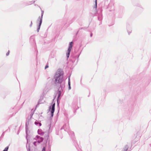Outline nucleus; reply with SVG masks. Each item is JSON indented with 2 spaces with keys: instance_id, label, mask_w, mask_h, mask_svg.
Returning <instances> with one entry per match:
<instances>
[{
  "instance_id": "9d476101",
  "label": "nucleus",
  "mask_w": 151,
  "mask_h": 151,
  "mask_svg": "<svg viewBox=\"0 0 151 151\" xmlns=\"http://www.w3.org/2000/svg\"><path fill=\"white\" fill-rule=\"evenodd\" d=\"M58 99L61 96V91H59L58 92Z\"/></svg>"
},
{
  "instance_id": "412c9836",
  "label": "nucleus",
  "mask_w": 151,
  "mask_h": 151,
  "mask_svg": "<svg viewBox=\"0 0 151 151\" xmlns=\"http://www.w3.org/2000/svg\"><path fill=\"white\" fill-rule=\"evenodd\" d=\"M69 89H70L71 88H70V86H69Z\"/></svg>"
},
{
  "instance_id": "1a4fd4ad",
  "label": "nucleus",
  "mask_w": 151,
  "mask_h": 151,
  "mask_svg": "<svg viewBox=\"0 0 151 151\" xmlns=\"http://www.w3.org/2000/svg\"><path fill=\"white\" fill-rule=\"evenodd\" d=\"M128 145H126L123 149V151H127L128 150Z\"/></svg>"
},
{
  "instance_id": "f8f14e48",
  "label": "nucleus",
  "mask_w": 151,
  "mask_h": 151,
  "mask_svg": "<svg viewBox=\"0 0 151 151\" xmlns=\"http://www.w3.org/2000/svg\"><path fill=\"white\" fill-rule=\"evenodd\" d=\"M95 0V5L94 6V8H95L96 9L97 8V0Z\"/></svg>"
},
{
  "instance_id": "39448f33",
  "label": "nucleus",
  "mask_w": 151,
  "mask_h": 151,
  "mask_svg": "<svg viewBox=\"0 0 151 151\" xmlns=\"http://www.w3.org/2000/svg\"><path fill=\"white\" fill-rule=\"evenodd\" d=\"M55 103H54L52 106V108L51 109V116L52 117L53 116L54 112L55 111Z\"/></svg>"
},
{
  "instance_id": "aec40b11",
  "label": "nucleus",
  "mask_w": 151,
  "mask_h": 151,
  "mask_svg": "<svg viewBox=\"0 0 151 151\" xmlns=\"http://www.w3.org/2000/svg\"><path fill=\"white\" fill-rule=\"evenodd\" d=\"M32 21H31V24L30 25V27H31L32 26Z\"/></svg>"
},
{
  "instance_id": "423d86ee",
  "label": "nucleus",
  "mask_w": 151,
  "mask_h": 151,
  "mask_svg": "<svg viewBox=\"0 0 151 151\" xmlns=\"http://www.w3.org/2000/svg\"><path fill=\"white\" fill-rule=\"evenodd\" d=\"M38 133L39 134L43 135H44V133L41 129H39L38 130Z\"/></svg>"
},
{
  "instance_id": "4be33fe9",
  "label": "nucleus",
  "mask_w": 151,
  "mask_h": 151,
  "mask_svg": "<svg viewBox=\"0 0 151 151\" xmlns=\"http://www.w3.org/2000/svg\"><path fill=\"white\" fill-rule=\"evenodd\" d=\"M42 13H44V11H42Z\"/></svg>"
},
{
  "instance_id": "dca6fc26",
  "label": "nucleus",
  "mask_w": 151,
  "mask_h": 151,
  "mask_svg": "<svg viewBox=\"0 0 151 151\" xmlns=\"http://www.w3.org/2000/svg\"><path fill=\"white\" fill-rule=\"evenodd\" d=\"M29 120L28 121H27L26 123V125H28L29 124Z\"/></svg>"
},
{
  "instance_id": "6e6552de",
  "label": "nucleus",
  "mask_w": 151,
  "mask_h": 151,
  "mask_svg": "<svg viewBox=\"0 0 151 151\" xmlns=\"http://www.w3.org/2000/svg\"><path fill=\"white\" fill-rule=\"evenodd\" d=\"M35 125L37 126H40L41 125V124L37 122H35Z\"/></svg>"
},
{
  "instance_id": "4468645a",
  "label": "nucleus",
  "mask_w": 151,
  "mask_h": 151,
  "mask_svg": "<svg viewBox=\"0 0 151 151\" xmlns=\"http://www.w3.org/2000/svg\"><path fill=\"white\" fill-rule=\"evenodd\" d=\"M98 19L100 21L102 19V17L101 16H100L98 17Z\"/></svg>"
},
{
  "instance_id": "f3484780",
  "label": "nucleus",
  "mask_w": 151,
  "mask_h": 151,
  "mask_svg": "<svg viewBox=\"0 0 151 151\" xmlns=\"http://www.w3.org/2000/svg\"><path fill=\"white\" fill-rule=\"evenodd\" d=\"M9 50L8 51V52L7 53H6V56H8L9 55Z\"/></svg>"
},
{
  "instance_id": "f03ea898",
  "label": "nucleus",
  "mask_w": 151,
  "mask_h": 151,
  "mask_svg": "<svg viewBox=\"0 0 151 151\" xmlns=\"http://www.w3.org/2000/svg\"><path fill=\"white\" fill-rule=\"evenodd\" d=\"M34 139L36 140V141L34 142L33 143L35 146H36L37 144L42 142L43 140V138L42 137L38 135H37L34 138Z\"/></svg>"
},
{
  "instance_id": "a211bd4d",
  "label": "nucleus",
  "mask_w": 151,
  "mask_h": 151,
  "mask_svg": "<svg viewBox=\"0 0 151 151\" xmlns=\"http://www.w3.org/2000/svg\"><path fill=\"white\" fill-rule=\"evenodd\" d=\"M48 65H46L45 68V69H46L47 68H48Z\"/></svg>"
},
{
  "instance_id": "0eeeda50",
  "label": "nucleus",
  "mask_w": 151,
  "mask_h": 151,
  "mask_svg": "<svg viewBox=\"0 0 151 151\" xmlns=\"http://www.w3.org/2000/svg\"><path fill=\"white\" fill-rule=\"evenodd\" d=\"M33 114V113L32 112H31L30 113V114L29 116H28V119L29 120L31 119L32 118V115Z\"/></svg>"
},
{
  "instance_id": "7ed1b4c3",
  "label": "nucleus",
  "mask_w": 151,
  "mask_h": 151,
  "mask_svg": "<svg viewBox=\"0 0 151 151\" xmlns=\"http://www.w3.org/2000/svg\"><path fill=\"white\" fill-rule=\"evenodd\" d=\"M43 14L44 13H42L41 16L39 17H38V19L37 21V23H38V22H39L38 27L37 28V31L38 32H39V30L40 29V27L41 26V24L42 22V16H43Z\"/></svg>"
},
{
  "instance_id": "20e7f679",
  "label": "nucleus",
  "mask_w": 151,
  "mask_h": 151,
  "mask_svg": "<svg viewBox=\"0 0 151 151\" xmlns=\"http://www.w3.org/2000/svg\"><path fill=\"white\" fill-rule=\"evenodd\" d=\"M73 42H71L70 43L68 46V48L67 51V52L66 54V56L67 58H68L69 56L70 53L73 47Z\"/></svg>"
},
{
  "instance_id": "2eb2a0df",
  "label": "nucleus",
  "mask_w": 151,
  "mask_h": 151,
  "mask_svg": "<svg viewBox=\"0 0 151 151\" xmlns=\"http://www.w3.org/2000/svg\"><path fill=\"white\" fill-rule=\"evenodd\" d=\"M68 84L69 86H70V78H68Z\"/></svg>"
},
{
  "instance_id": "ddd939ff",
  "label": "nucleus",
  "mask_w": 151,
  "mask_h": 151,
  "mask_svg": "<svg viewBox=\"0 0 151 151\" xmlns=\"http://www.w3.org/2000/svg\"><path fill=\"white\" fill-rule=\"evenodd\" d=\"M9 147L8 146L6 147L3 151H7Z\"/></svg>"
},
{
  "instance_id": "6ab92c4d",
  "label": "nucleus",
  "mask_w": 151,
  "mask_h": 151,
  "mask_svg": "<svg viewBox=\"0 0 151 151\" xmlns=\"http://www.w3.org/2000/svg\"><path fill=\"white\" fill-rule=\"evenodd\" d=\"M42 151H45V147H44L42 150Z\"/></svg>"
},
{
  "instance_id": "9b49d317",
  "label": "nucleus",
  "mask_w": 151,
  "mask_h": 151,
  "mask_svg": "<svg viewBox=\"0 0 151 151\" xmlns=\"http://www.w3.org/2000/svg\"><path fill=\"white\" fill-rule=\"evenodd\" d=\"M67 125L66 124H65L64 125L63 127V128H61V129H62V128H63V129H64L65 130H67V128L66 127ZM68 128V127L67 128V129Z\"/></svg>"
},
{
  "instance_id": "b1692460",
  "label": "nucleus",
  "mask_w": 151,
  "mask_h": 151,
  "mask_svg": "<svg viewBox=\"0 0 151 151\" xmlns=\"http://www.w3.org/2000/svg\"><path fill=\"white\" fill-rule=\"evenodd\" d=\"M50 108H51V107L50 106Z\"/></svg>"
},
{
  "instance_id": "f257e3e1",
  "label": "nucleus",
  "mask_w": 151,
  "mask_h": 151,
  "mask_svg": "<svg viewBox=\"0 0 151 151\" xmlns=\"http://www.w3.org/2000/svg\"><path fill=\"white\" fill-rule=\"evenodd\" d=\"M63 73L62 71H58L55 74L54 79L55 83H61L63 81Z\"/></svg>"
},
{
  "instance_id": "5701e85b",
  "label": "nucleus",
  "mask_w": 151,
  "mask_h": 151,
  "mask_svg": "<svg viewBox=\"0 0 151 151\" xmlns=\"http://www.w3.org/2000/svg\"><path fill=\"white\" fill-rule=\"evenodd\" d=\"M92 34H91V35H90V36H91V37H92Z\"/></svg>"
}]
</instances>
